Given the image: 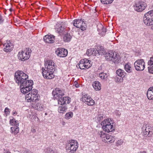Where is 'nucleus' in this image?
Returning <instances> with one entry per match:
<instances>
[{
  "mask_svg": "<svg viewBox=\"0 0 153 153\" xmlns=\"http://www.w3.org/2000/svg\"><path fill=\"white\" fill-rule=\"evenodd\" d=\"M97 119H98V121H100L101 120V119H102V117L101 115H99L98 117H97Z\"/></svg>",
  "mask_w": 153,
  "mask_h": 153,
  "instance_id": "8fccbe9b",
  "label": "nucleus"
},
{
  "mask_svg": "<svg viewBox=\"0 0 153 153\" xmlns=\"http://www.w3.org/2000/svg\"><path fill=\"white\" fill-rule=\"evenodd\" d=\"M152 125H151L147 123L146 124L144 123L143 126V130H146V129H148V130H150V131L152 130Z\"/></svg>",
  "mask_w": 153,
  "mask_h": 153,
  "instance_id": "c85d7f7f",
  "label": "nucleus"
},
{
  "mask_svg": "<svg viewBox=\"0 0 153 153\" xmlns=\"http://www.w3.org/2000/svg\"><path fill=\"white\" fill-rule=\"evenodd\" d=\"M47 113H45V115H47Z\"/></svg>",
  "mask_w": 153,
  "mask_h": 153,
  "instance_id": "680f3d73",
  "label": "nucleus"
},
{
  "mask_svg": "<svg viewBox=\"0 0 153 153\" xmlns=\"http://www.w3.org/2000/svg\"><path fill=\"white\" fill-rule=\"evenodd\" d=\"M123 143V140H118L117 142V144L119 145H122Z\"/></svg>",
  "mask_w": 153,
  "mask_h": 153,
  "instance_id": "c03bdc74",
  "label": "nucleus"
},
{
  "mask_svg": "<svg viewBox=\"0 0 153 153\" xmlns=\"http://www.w3.org/2000/svg\"><path fill=\"white\" fill-rule=\"evenodd\" d=\"M15 81L18 85H20L21 92L24 94L31 91L33 88V82L32 80H27L28 76L21 71H18L15 74Z\"/></svg>",
  "mask_w": 153,
  "mask_h": 153,
  "instance_id": "f257e3e1",
  "label": "nucleus"
},
{
  "mask_svg": "<svg viewBox=\"0 0 153 153\" xmlns=\"http://www.w3.org/2000/svg\"><path fill=\"white\" fill-rule=\"evenodd\" d=\"M116 74L119 76L121 77H124L126 74L124 71L121 69L119 68L116 71Z\"/></svg>",
  "mask_w": 153,
  "mask_h": 153,
  "instance_id": "4be33fe9",
  "label": "nucleus"
},
{
  "mask_svg": "<svg viewBox=\"0 0 153 153\" xmlns=\"http://www.w3.org/2000/svg\"><path fill=\"white\" fill-rule=\"evenodd\" d=\"M78 147V143L77 141L74 140H70L68 141L66 148L68 150L69 153H74Z\"/></svg>",
  "mask_w": 153,
  "mask_h": 153,
  "instance_id": "39448f33",
  "label": "nucleus"
},
{
  "mask_svg": "<svg viewBox=\"0 0 153 153\" xmlns=\"http://www.w3.org/2000/svg\"><path fill=\"white\" fill-rule=\"evenodd\" d=\"M81 62L82 63H84V65H88V66H89L88 68L91 67L92 65L91 64H90L91 62V61L88 60L87 59H84L81 60Z\"/></svg>",
  "mask_w": 153,
  "mask_h": 153,
  "instance_id": "a878e982",
  "label": "nucleus"
},
{
  "mask_svg": "<svg viewBox=\"0 0 153 153\" xmlns=\"http://www.w3.org/2000/svg\"><path fill=\"white\" fill-rule=\"evenodd\" d=\"M10 117V125L12 126L10 127L12 133L14 134H17L19 131V128L18 127L19 125L18 121L14 119H11Z\"/></svg>",
  "mask_w": 153,
  "mask_h": 153,
  "instance_id": "9d476101",
  "label": "nucleus"
},
{
  "mask_svg": "<svg viewBox=\"0 0 153 153\" xmlns=\"http://www.w3.org/2000/svg\"><path fill=\"white\" fill-rule=\"evenodd\" d=\"M9 11H10V9H8V8H7V9H4L3 10V12L5 14H7V13H9Z\"/></svg>",
  "mask_w": 153,
  "mask_h": 153,
  "instance_id": "37998d69",
  "label": "nucleus"
},
{
  "mask_svg": "<svg viewBox=\"0 0 153 153\" xmlns=\"http://www.w3.org/2000/svg\"><path fill=\"white\" fill-rule=\"evenodd\" d=\"M37 93V90L33 89L26 95L25 99L27 102H32L30 105L35 109L42 111L44 109L43 105L41 104L40 101L38 100V94Z\"/></svg>",
  "mask_w": 153,
  "mask_h": 153,
  "instance_id": "f03ea898",
  "label": "nucleus"
},
{
  "mask_svg": "<svg viewBox=\"0 0 153 153\" xmlns=\"http://www.w3.org/2000/svg\"><path fill=\"white\" fill-rule=\"evenodd\" d=\"M72 38V36L69 33H67L65 34L63 38V40L65 42H70Z\"/></svg>",
  "mask_w": 153,
  "mask_h": 153,
  "instance_id": "b1692460",
  "label": "nucleus"
},
{
  "mask_svg": "<svg viewBox=\"0 0 153 153\" xmlns=\"http://www.w3.org/2000/svg\"><path fill=\"white\" fill-rule=\"evenodd\" d=\"M10 114V109L7 107H6L4 111V115L5 117H7Z\"/></svg>",
  "mask_w": 153,
  "mask_h": 153,
  "instance_id": "c9c22d12",
  "label": "nucleus"
},
{
  "mask_svg": "<svg viewBox=\"0 0 153 153\" xmlns=\"http://www.w3.org/2000/svg\"><path fill=\"white\" fill-rule=\"evenodd\" d=\"M37 118V119H38V118L37 117H36L35 116H34L33 115V116H32L31 118V120H32V121H33V120H34V119H36Z\"/></svg>",
  "mask_w": 153,
  "mask_h": 153,
  "instance_id": "09e8293b",
  "label": "nucleus"
},
{
  "mask_svg": "<svg viewBox=\"0 0 153 153\" xmlns=\"http://www.w3.org/2000/svg\"><path fill=\"white\" fill-rule=\"evenodd\" d=\"M17 114V112L15 110H13L12 111V114L14 116H16Z\"/></svg>",
  "mask_w": 153,
  "mask_h": 153,
  "instance_id": "a18cd8bd",
  "label": "nucleus"
},
{
  "mask_svg": "<svg viewBox=\"0 0 153 153\" xmlns=\"http://www.w3.org/2000/svg\"><path fill=\"white\" fill-rule=\"evenodd\" d=\"M79 68L82 70L85 69V68H88V65H84V64L83 63H82L81 62V60L79 62Z\"/></svg>",
  "mask_w": 153,
  "mask_h": 153,
  "instance_id": "7c9ffc66",
  "label": "nucleus"
},
{
  "mask_svg": "<svg viewBox=\"0 0 153 153\" xmlns=\"http://www.w3.org/2000/svg\"><path fill=\"white\" fill-rule=\"evenodd\" d=\"M83 102L88 105H93L94 104V101L91 97L83 100Z\"/></svg>",
  "mask_w": 153,
  "mask_h": 153,
  "instance_id": "412c9836",
  "label": "nucleus"
},
{
  "mask_svg": "<svg viewBox=\"0 0 153 153\" xmlns=\"http://www.w3.org/2000/svg\"><path fill=\"white\" fill-rule=\"evenodd\" d=\"M10 12H11L12 13H10V16H11V14H12V13L13 12L14 13V12L13 10V9L11 8V7L10 8Z\"/></svg>",
  "mask_w": 153,
  "mask_h": 153,
  "instance_id": "864d4df0",
  "label": "nucleus"
},
{
  "mask_svg": "<svg viewBox=\"0 0 153 153\" xmlns=\"http://www.w3.org/2000/svg\"><path fill=\"white\" fill-rule=\"evenodd\" d=\"M89 97H88L87 94L84 95L83 96V97L82 98V101H83V100H84V99H87V98H89Z\"/></svg>",
  "mask_w": 153,
  "mask_h": 153,
  "instance_id": "49530a36",
  "label": "nucleus"
},
{
  "mask_svg": "<svg viewBox=\"0 0 153 153\" xmlns=\"http://www.w3.org/2000/svg\"><path fill=\"white\" fill-rule=\"evenodd\" d=\"M10 153H11L10 152Z\"/></svg>",
  "mask_w": 153,
  "mask_h": 153,
  "instance_id": "e2e57ef3",
  "label": "nucleus"
},
{
  "mask_svg": "<svg viewBox=\"0 0 153 153\" xmlns=\"http://www.w3.org/2000/svg\"><path fill=\"white\" fill-rule=\"evenodd\" d=\"M58 103L61 105L69 104L71 102V98L69 97H61L58 100Z\"/></svg>",
  "mask_w": 153,
  "mask_h": 153,
  "instance_id": "2eb2a0df",
  "label": "nucleus"
},
{
  "mask_svg": "<svg viewBox=\"0 0 153 153\" xmlns=\"http://www.w3.org/2000/svg\"><path fill=\"white\" fill-rule=\"evenodd\" d=\"M14 21H15V22H17V19H16V20H15L16 22H15V20L14 19Z\"/></svg>",
  "mask_w": 153,
  "mask_h": 153,
  "instance_id": "4d7b16f0",
  "label": "nucleus"
},
{
  "mask_svg": "<svg viewBox=\"0 0 153 153\" xmlns=\"http://www.w3.org/2000/svg\"><path fill=\"white\" fill-rule=\"evenodd\" d=\"M123 77H116L115 79V81L117 82L120 83L123 81Z\"/></svg>",
  "mask_w": 153,
  "mask_h": 153,
  "instance_id": "58836bf2",
  "label": "nucleus"
},
{
  "mask_svg": "<svg viewBox=\"0 0 153 153\" xmlns=\"http://www.w3.org/2000/svg\"><path fill=\"white\" fill-rule=\"evenodd\" d=\"M6 153H10V152H6Z\"/></svg>",
  "mask_w": 153,
  "mask_h": 153,
  "instance_id": "052dcab7",
  "label": "nucleus"
},
{
  "mask_svg": "<svg viewBox=\"0 0 153 153\" xmlns=\"http://www.w3.org/2000/svg\"><path fill=\"white\" fill-rule=\"evenodd\" d=\"M54 99L58 100L64 95V91L62 90L59 88L54 89L52 92Z\"/></svg>",
  "mask_w": 153,
  "mask_h": 153,
  "instance_id": "f8f14e48",
  "label": "nucleus"
},
{
  "mask_svg": "<svg viewBox=\"0 0 153 153\" xmlns=\"http://www.w3.org/2000/svg\"><path fill=\"white\" fill-rule=\"evenodd\" d=\"M135 69L137 71H142L145 68V62L143 59L136 60L134 64Z\"/></svg>",
  "mask_w": 153,
  "mask_h": 153,
  "instance_id": "9b49d317",
  "label": "nucleus"
},
{
  "mask_svg": "<svg viewBox=\"0 0 153 153\" xmlns=\"http://www.w3.org/2000/svg\"><path fill=\"white\" fill-rule=\"evenodd\" d=\"M92 86L96 91H99L101 89V84L98 81L93 82L92 83Z\"/></svg>",
  "mask_w": 153,
  "mask_h": 153,
  "instance_id": "aec40b11",
  "label": "nucleus"
},
{
  "mask_svg": "<svg viewBox=\"0 0 153 153\" xmlns=\"http://www.w3.org/2000/svg\"><path fill=\"white\" fill-rule=\"evenodd\" d=\"M105 57L106 60L111 61L115 64L119 63L120 60V56L118 54L112 51L106 52Z\"/></svg>",
  "mask_w": 153,
  "mask_h": 153,
  "instance_id": "20e7f679",
  "label": "nucleus"
},
{
  "mask_svg": "<svg viewBox=\"0 0 153 153\" xmlns=\"http://www.w3.org/2000/svg\"><path fill=\"white\" fill-rule=\"evenodd\" d=\"M143 21L144 23L147 25L151 26L153 25V18L148 12L145 14Z\"/></svg>",
  "mask_w": 153,
  "mask_h": 153,
  "instance_id": "ddd939ff",
  "label": "nucleus"
},
{
  "mask_svg": "<svg viewBox=\"0 0 153 153\" xmlns=\"http://www.w3.org/2000/svg\"><path fill=\"white\" fill-rule=\"evenodd\" d=\"M99 76L102 79L105 80L107 78L108 75L107 74L104 72H101L99 74Z\"/></svg>",
  "mask_w": 153,
  "mask_h": 153,
  "instance_id": "2f4dec72",
  "label": "nucleus"
},
{
  "mask_svg": "<svg viewBox=\"0 0 153 153\" xmlns=\"http://www.w3.org/2000/svg\"><path fill=\"white\" fill-rule=\"evenodd\" d=\"M73 116V113L72 112L67 113L65 115V118L66 119H69L71 118Z\"/></svg>",
  "mask_w": 153,
  "mask_h": 153,
  "instance_id": "f704fd0d",
  "label": "nucleus"
},
{
  "mask_svg": "<svg viewBox=\"0 0 153 153\" xmlns=\"http://www.w3.org/2000/svg\"><path fill=\"white\" fill-rule=\"evenodd\" d=\"M74 85L75 86V87H76L77 88L79 87L78 84L77 82H74Z\"/></svg>",
  "mask_w": 153,
  "mask_h": 153,
  "instance_id": "3c124183",
  "label": "nucleus"
},
{
  "mask_svg": "<svg viewBox=\"0 0 153 153\" xmlns=\"http://www.w3.org/2000/svg\"><path fill=\"white\" fill-rule=\"evenodd\" d=\"M55 63L52 60H48L45 64V68H42V75L45 78L51 79L54 77L53 73L55 71Z\"/></svg>",
  "mask_w": 153,
  "mask_h": 153,
  "instance_id": "7ed1b4c3",
  "label": "nucleus"
},
{
  "mask_svg": "<svg viewBox=\"0 0 153 153\" xmlns=\"http://www.w3.org/2000/svg\"><path fill=\"white\" fill-rule=\"evenodd\" d=\"M57 55L60 57H65L68 54V51L66 49L64 48H59L55 51Z\"/></svg>",
  "mask_w": 153,
  "mask_h": 153,
  "instance_id": "4468645a",
  "label": "nucleus"
},
{
  "mask_svg": "<svg viewBox=\"0 0 153 153\" xmlns=\"http://www.w3.org/2000/svg\"><path fill=\"white\" fill-rule=\"evenodd\" d=\"M114 0H101L102 3L104 4H108L111 3Z\"/></svg>",
  "mask_w": 153,
  "mask_h": 153,
  "instance_id": "e433bc0d",
  "label": "nucleus"
},
{
  "mask_svg": "<svg viewBox=\"0 0 153 153\" xmlns=\"http://www.w3.org/2000/svg\"><path fill=\"white\" fill-rule=\"evenodd\" d=\"M86 53L88 56H90L91 55L96 56V50L94 48H91L88 49Z\"/></svg>",
  "mask_w": 153,
  "mask_h": 153,
  "instance_id": "5701e85b",
  "label": "nucleus"
},
{
  "mask_svg": "<svg viewBox=\"0 0 153 153\" xmlns=\"http://www.w3.org/2000/svg\"><path fill=\"white\" fill-rule=\"evenodd\" d=\"M43 39L46 43H53L54 42V36L52 35H46L44 37Z\"/></svg>",
  "mask_w": 153,
  "mask_h": 153,
  "instance_id": "f3484780",
  "label": "nucleus"
},
{
  "mask_svg": "<svg viewBox=\"0 0 153 153\" xmlns=\"http://www.w3.org/2000/svg\"><path fill=\"white\" fill-rule=\"evenodd\" d=\"M13 45H12L11 43H10V51L13 49Z\"/></svg>",
  "mask_w": 153,
  "mask_h": 153,
  "instance_id": "603ef678",
  "label": "nucleus"
},
{
  "mask_svg": "<svg viewBox=\"0 0 153 153\" xmlns=\"http://www.w3.org/2000/svg\"><path fill=\"white\" fill-rule=\"evenodd\" d=\"M25 152V153H33L32 152H31L28 150H26Z\"/></svg>",
  "mask_w": 153,
  "mask_h": 153,
  "instance_id": "5fc2aeb1",
  "label": "nucleus"
},
{
  "mask_svg": "<svg viewBox=\"0 0 153 153\" xmlns=\"http://www.w3.org/2000/svg\"><path fill=\"white\" fill-rule=\"evenodd\" d=\"M137 153H147L145 151H142V152H138Z\"/></svg>",
  "mask_w": 153,
  "mask_h": 153,
  "instance_id": "6e6d98bb",
  "label": "nucleus"
},
{
  "mask_svg": "<svg viewBox=\"0 0 153 153\" xmlns=\"http://www.w3.org/2000/svg\"><path fill=\"white\" fill-rule=\"evenodd\" d=\"M4 47V51L6 52H8L10 50V44L9 43H7V44L5 43L3 45Z\"/></svg>",
  "mask_w": 153,
  "mask_h": 153,
  "instance_id": "473e14b6",
  "label": "nucleus"
},
{
  "mask_svg": "<svg viewBox=\"0 0 153 153\" xmlns=\"http://www.w3.org/2000/svg\"><path fill=\"white\" fill-rule=\"evenodd\" d=\"M47 153H55L54 151L51 148H48L47 149Z\"/></svg>",
  "mask_w": 153,
  "mask_h": 153,
  "instance_id": "79ce46f5",
  "label": "nucleus"
},
{
  "mask_svg": "<svg viewBox=\"0 0 153 153\" xmlns=\"http://www.w3.org/2000/svg\"><path fill=\"white\" fill-rule=\"evenodd\" d=\"M147 4L145 0H139L135 3L134 6L135 10L138 12H141L147 7Z\"/></svg>",
  "mask_w": 153,
  "mask_h": 153,
  "instance_id": "6e6552de",
  "label": "nucleus"
},
{
  "mask_svg": "<svg viewBox=\"0 0 153 153\" xmlns=\"http://www.w3.org/2000/svg\"><path fill=\"white\" fill-rule=\"evenodd\" d=\"M67 109V107L66 106L63 105L59 107L58 111L59 113H62L66 111Z\"/></svg>",
  "mask_w": 153,
  "mask_h": 153,
  "instance_id": "393cba45",
  "label": "nucleus"
},
{
  "mask_svg": "<svg viewBox=\"0 0 153 153\" xmlns=\"http://www.w3.org/2000/svg\"><path fill=\"white\" fill-rule=\"evenodd\" d=\"M106 52L105 51L104 48L102 46L100 47L99 49L96 50V56L99 55H104L106 54Z\"/></svg>",
  "mask_w": 153,
  "mask_h": 153,
  "instance_id": "6ab92c4d",
  "label": "nucleus"
},
{
  "mask_svg": "<svg viewBox=\"0 0 153 153\" xmlns=\"http://www.w3.org/2000/svg\"><path fill=\"white\" fill-rule=\"evenodd\" d=\"M142 129L143 133L145 135H148L150 134V132H152L151 131H150V130H148L146 129V130H143V127H142Z\"/></svg>",
  "mask_w": 153,
  "mask_h": 153,
  "instance_id": "4c0bfd02",
  "label": "nucleus"
},
{
  "mask_svg": "<svg viewBox=\"0 0 153 153\" xmlns=\"http://www.w3.org/2000/svg\"><path fill=\"white\" fill-rule=\"evenodd\" d=\"M148 71L149 72L152 74H153V66L148 67Z\"/></svg>",
  "mask_w": 153,
  "mask_h": 153,
  "instance_id": "a19ab883",
  "label": "nucleus"
},
{
  "mask_svg": "<svg viewBox=\"0 0 153 153\" xmlns=\"http://www.w3.org/2000/svg\"><path fill=\"white\" fill-rule=\"evenodd\" d=\"M32 50L29 48H26L24 51H20L18 55V58L22 61L28 59L31 55Z\"/></svg>",
  "mask_w": 153,
  "mask_h": 153,
  "instance_id": "423d86ee",
  "label": "nucleus"
},
{
  "mask_svg": "<svg viewBox=\"0 0 153 153\" xmlns=\"http://www.w3.org/2000/svg\"><path fill=\"white\" fill-rule=\"evenodd\" d=\"M25 24H28V23H27V22H25Z\"/></svg>",
  "mask_w": 153,
  "mask_h": 153,
  "instance_id": "13d9d810",
  "label": "nucleus"
},
{
  "mask_svg": "<svg viewBox=\"0 0 153 153\" xmlns=\"http://www.w3.org/2000/svg\"><path fill=\"white\" fill-rule=\"evenodd\" d=\"M66 27L64 23L62 22L60 24L58 23L56 26V31L58 33H62Z\"/></svg>",
  "mask_w": 153,
  "mask_h": 153,
  "instance_id": "dca6fc26",
  "label": "nucleus"
},
{
  "mask_svg": "<svg viewBox=\"0 0 153 153\" xmlns=\"http://www.w3.org/2000/svg\"><path fill=\"white\" fill-rule=\"evenodd\" d=\"M84 19H78L73 21V25L76 27L79 28L82 30H84L86 28V25Z\"/></svg>",
  "mask_w": 153,
  "mask_h": 153,
  "instance_id": "1a4fd4ad",
  "label": "nucleus"
},
{
  "mask_svg": "<svg viewBox=\"0 0 153 153\" xmlns=\"http://www.w3.org/2000/svg\"><path fill=\"white\" fill-rule=\"evenodd\" d=\"M147 96L149 100H152L153 99V93L149 89H148L147 91Z\"/></svg>",
  "mask_w": 153,
  "mask_h": 153,
  "instance_id": "c756f323",
  "label": "nucleus"
},
{
  "mask_svg": "<svg viewBox=\"0 0 153 153\" xmlns=\"http://www.w3.org/2000/svg\"><path fill=\"white\" fill-rule=\"evenodd\" d=\"M148 64L149 65H153V55L150 58V60L148 62Z\"/></svg>",
  "mask_w": 153,
  "mask_h": 153,
  "instance_id": "ea45409f",
  "label": "nucleus"
},
{
  "mask_svg": "<svg viewBox=\"0 0 153 153\" xmlns=\"http://www.w3.org/2000/svg\"><path fill=\"white\" fill-rule=\"evenodd\" d=\"M111 120V119L109 118L103 121L101 123L102 128L107 132H112L114 130L113 125H111L110 122Z\"/></svg>",
  "mask_w": 153,
  "mask_h": 153,
  "instance_id": "0eeeda50",
  "label": "nucleus"
},
{
  "mask_svg": "<svg viewBox=\"0 0 153 153\" xmlns=\"http://www.w3.org/2000/svg\"><path fill=\"white\" fill-rule=\"evenodd\" d=\"M4 21V19H3L2 16L0 15V24L3 23Z\"/></svg>",
  "mask_w": 153,
  "mask_h": 153,
  "instance_id": "de8ad7c7",
  "label": "nucleus"
},
{
  "mask_svg": "<svg viewBox=\"0 0 153 153\" xmlns=\"http://www.w3.org/2000/svg\"><path fill=\"white\" fill-rule=\"evenodd\" d=\"M98 30L99 31V34L102 36L105 35L106 32V29L104 27H102L101 30H99V29H98Z\"/></svg>",
  "mask_w": 153,
  "mask_h": 153,
  "instance_id": "72a5a7b5",
  "label": "nucleus"
},
{
  "mask_svg": "<svg viewBox=\"0 0 153 153\" xmlns=\"http://www.w3.org/2000/svg\"><path fill=\"white\" fill-rule=\"evenodd\" d=\"M124 68L125 71L127 72L130 73L131 72L132 69L131 68L130 64H129L127 63L125 65Z\"/></svg>",
  "mask_w": 153,
  "mask_h": 153,
  "instance_id": "cd10ccee",
  "label": "nucleus"
},
{
  "mask_svg": "<svg viewBox=\"0 0 153 153\" xmlns=\"http://www.w3.org/2000/svg\"><path fill=\"white\" fill-rule=\"evenodd\" d=\"M115 139L114 136H112L107 134L105 139H104V140H102V141L108 144H110L113 143L115 141Z\"/></svg>",
  "mask_w": 153,
  "mask_h": 153,
  "instance_id": "a211bd4d",
  "label": "nucleus"
},
{
  "mask_svg": "<svg viewBox=\"0 0 153 153\" xmlns=\"http://www.w3.org/2000/svg\"><path fill=\"white\" fill-rule=\"evenodd\" d=\"M98 134L101 138L103 139L102 140H104L107 135V134H106L105 133L102 131H98Z\"/></svg>",
  "mask_w": 153,
  "mask_h": 153,
  "instance_id": "bb28decb",
  "label": "nucleus"
},
{
  "mask_svg": "<svg viewBox=\"0 0 153 153\" xmlns=\"http://www.w3.org/2000/svg\"><path fill=\"white\" fill-rule=\"evenodd\" d=\"M8 42H10V41L7 40V42H8Z\"/></svg>",
  "mask_w": 153,
  "mask_h": 153,
  "instance_id": "bf43d9fd",
  "label": "nucleus"
}]
</instances>
